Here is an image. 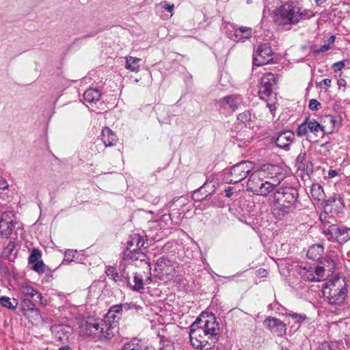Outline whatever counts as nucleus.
<instances>
[{
	"mask_svg": "<svg viewBox=\"0 0 350 350\" xmlns=\"http://www.w3.org/2000/svg\"><path fill=\"white\" fill-rule=\"evenodd\" d=\"M219 327L212 313L202 312L190 326L191 345L198 350H208L219 339Z\"/></svg>",
	"mask_w": 350,
	"mask_h": 350,
	"instance_id": "f257e3e1",
	"label": "nucleus"
},
{
	"mask_svg": "<svg viewBox=\"0 0 350 350\" xmlns=\"http://www.w3.org/2000/svg\"><path fill=\"white\" fill-rule=\"evenodd\" d=\"M279 168L276 165L266 164L253 172L247 183V190L254 194L267 196L280 183V178L275 174Z\"/></svg>",
	"mask_w": 350,
	"mask_h": 350,
	"instance_id": "f03ea898",
	"label": "nucleus"
},
{
	"mask_svg": "<svg viewBox=\"0 0 350 350\" xmlns=\"http://www.w3.org/2000/svg\"><path fill=\"white\" fill-rule=\"evenodd\" d=\"M298 191L293 187H286L278 188L273 194V214L281 219L292 213L296 206Z\"/></svg>",
	"mask_w": 350,
	"mask_h": 350,
	"instance_id": "7ed1b4c3",
	"label": "nucleus"
},
{
	"mask_svg": "<svg viewBox=\"0 0 350 350\" xmlns=\"http://www.w3.org/2000/svg\"><path fill=\"white\" fill-rule=\"evenodd\" d=\"M312 12L303 9L297 2H287L278 8L274 15L275 23L280 26L295 25L299 21L309 18Z\"/></svg>",
	"mask_w": 350,
	"mask_h": 350,
	"instance_id": "20e7f679",
	"label": "nucleus"
},
{
	"mask_svg": "<svg viewBox=\"0 0 350 350\" xmlns=\"http://www.w3.org/2000/svg\"><path fill=\"white\" fill-rule=\"evenodd\" d=\"M110 324L105 317L96 319L88 317L80 324V334L85 336H92L98 340L110 339L116 332L113 327H109Z\"/></svg>",
	"mask_w": 350,
	"mask_h": 350,
	"instance_id": "39448f33",
	"label": "nucleus"
},
{
	"mask_svg": "<svg viewBox=\"0 0 350 350\" xmlns=\"http://www.w3.org/2000/svg\"><path fill=\"white\" fill-rule=\"evenodd\" d=\"M323 294L329 304H342L347 295L345 279L336 277L333 280L327 282L323 287Z\"/></svg>",
	"mask_w": 350,
	"mask_h": 350,
	"instance_id": "423d86ee",
	"label": "nucleus"
},
{
	"mask_svg": "<svg viewBox=\"0 0 350 350\" xmlns=\"http://www.w3.org/2000/svg\"><path fill=\"white\" fill-rule=\"evenodd\" d=\"M145 241L143 237L138 234H133L129 237L127 242L126 251L124 254L123 262L126 263L127 260H137L144 261L146 259L144 253L140 251V249L144 247Z\"/></svg>",
	"mask_w": 350,
	"mask_h": 350,
	"instance_id": "0eeeda50",
	"label": "nucleus"
},
{
	"mask_svg": "<svg viewBox=\"0 0 350 350\" xmlns=\"http://www.w3.org/2000/svg\"><path fill=\"white\" fill-rule=\"evenodd\" d=\"M254 168V163L249 161H243L234 165L228 175L224 178L226 183H237L243 180Z\"/></svg>",
	"mask_w": 350,
	"mask_h": 350,
	"instance_id": "6e6552de",
	"label": "nucleus"
},
{
	"mask_svg": "<svg viewBox=\"0 0 350 350\" xmlns=\"http://www.w3.org/2000/svg\"><path fill=\"white\" fill-rule=\"evenodd\" d=\"M328 265L327 266V270L328 272H332L335 269V263L333 260L329 262L327 260ZM326 268L325 267L317 266L314 267H310L304 274L303 277L305 280L310 282H319L324 280L327 275L325 274Z\"/></svg>",
	"mask_w": 350,
	"mask_h": 350,
	"instance_id": "1a4fd4ad",
	"label": "nucleus"
},
{
	"mask_svg": "<svg viewBox=\"0 0 350 350\" xmlns=\"http://www.w3.org/2000/svg\"><path fill=\"white\" fill-rule=\"evenodd\" d=\"M132 265L126 266L122 269V276L131 289L139 291L143 289V278L133 271Z\"/></svg>",
	"mask_w": 350,
	"mask_h": 350,
	"instance_id": "9d476101",
	"label": "nucleus"
},
{
	"mask_svg": "<svg viewBox=\"0 0 350 350\" xmlns=\"http://www.w3.org/2000/svg\"><path fill=\"white\" fill-rule=\"evenodd\" d=\"M273 51L268 43L260 44L253 55V64L256 66L265 65L273 59Z\"/></svg>",
	"mask_w": 350,
	"mask_h": 350,
	"instance_id": "9b49d317",
	"label": "nucleus"
},
{
	"mask_svg": "<svg viewBox=\"0 0 350 350\" xmlns=\"http://www.w3.org/2000/svg\"><path fill=\"white\" fill-rule=\"evenodd\" d=\"M275 84L276 80L273 74L268 72L264 75L261 78V86L258 91L260 98L267 101L273 94V89Z\"/></svg>",
	"mask_w": 350,
	"mask_h": 350,
	"instance_id": "f8f14e48",
	"label": "nucleus"
},
{
	"mask_svg": "<svg viewBox=\"0 0 350 350\" xmlns=\"http://www.w3.org/2000/svg\"><path fill=\"white\" fill-rule=\"evenodd\" d=\"M14 228V215L12 212H4L0 219V235L9 238Z\"/></svg>",
	"mask_w": 350,
	"mask_h": 350,
	"instance_id": "ddd939ff",
	"label": "nucleus"
},
{
	"mask_svg": "<svg viewBox=\"0 0 350 350\" xmlns=\"http://www.w3.org/2000/svg\"><path fill=\"white\" fill-rule=\"evenodd\" d=\"M326 234H329L334 238L337 242L340 244L345 243L350 240V228L346 227H339L338 225L333 224L325 231Z\"/></svg>",
	"mask_w": 350,
	"mask_h": 350,
	"instance_id": "4468645a",
	"label": "nucleus"
},
{
	"mask_svg": "<svg viewBox=\"0 0 350 350\" xmlns=\"http://www.w3.org/2000/svg\"><path fill=\"white\" fill-rule=\"evenodd\" d=\"M264 325L278 336H282L286 334V324L277 318L267 317L264 321Z\"/></svg>",
	"mask_w": 350,
	"mask_h": 350,
	"instance_id": "2eb2a0df",
	"label": "nucleus"
},
{
	"mask_svg": "<svg viewBox=\"0 0 350 350\" xmlns=\"http://www.w3.org/2000/svg\"><path fill=\"white\" fill-rule=\"evenodd\" d=\"M241 103V97L237 95L225 96L219 101L220 107L230 112L236 111Z\"/></svg>",
	"mask_w": 350,
	"mask_h": 350,
	"instance_id": "dca6fc26",
	"label": "nucleus"
},
{
	"mask_svg": "<svg viewBox=\"0 0 350 350\" xmlns=\"http://www.w3.org/2000/svg\"><path fill=\"white\" fill-rule=\"evenodd\" d=\"M122 310V305H115L110 308L108 312L104 316L108 323L110 324L109 327H113L116 330L118 327V321Z\"/></svg>",
	"mask_w": 350,
	"mask_h": 350,
	"instance_id": "f3484780",
	"label": "nucleus"
},
{
	"mask_svg": "<svg viewBox=\"0 0 350 350\" xmlns=\"http://www.w3.org/2000/svg\"><path fill=\"white\" fill-rule=\"evenodd\" d=\"M294 139V133L291 131H286L280 133L275 139V144L279 148H285L293 142Z\"/></svg>",
	"mask_w": 350,
	"mask_h": 350,
	"instance_id": "a211bd4d",
	"label": "nucleus"
},
{
	"mask_svg": "<svg viewBox=\"0 0 350 350\" xmlns=\"http://www.w3.org/2000/svg\"><path fill=\"white\" fill-rule=\"evenodd\" d=\"M100 137L105 147L112 146L115 145L118 141L116 133L108 127H105L102 130Z\"/></svg>",
	"mask_w": 350,
	"mask_h": 350,
	"instance_id": "6ab92c4d",
	"label": "nucleus"
},
{
	"mask_svg": "<svg viewBox=\"0 0 350 350\" xmlns=\"http://www.w3.org/2000/svg\"><path fill=\"white\" fill-rule=\"evenodd\" d=\"M56 338L60 342L67 340L72 333V328L67 325H58L55 327Z\"/></svg>",
	"mask_w": 350,
	"mask_h": 350,
	"instance_id": "aec40b11",
	"label": "nucleus"
},
{
	"mask_svg": "<svg viewBox=\"0 0 350 350\" xmlns=\"http://www.w3.org/2000/svg\"><path fill=\"white\" fill-rule=\"evenodd\" d=\"M100 92L96 88H89L83 94V99L86 103H93L100 98Z\"/></svg>",
	"mask_w": 350,
	"mask_h": 350,
	"instance_id": "412c9836",
	"label": "nucleus"
},
{
	"mask_svg": "<svg viewBox=\"0 0 350 350\" xmlns=\"http://www.w3.org/2000/svg\"><path fill=\"white\" fill-rule=\"evenodd\" d=\"M310 193L313 200L321 202L322 201H324L325 196L324 191L320 185L317 183L313 184L311 187Z\"/></svg>",
	"mask_w": 350,
	"mask_h": 350,
	"instance_id": "4be33fe9",
	"label": "nucleus"
},
{
	"mask_svg": "<svg viewBox=\"0 0 350 350\" xmlns=\"http://www.w3.org/2000/svg\"><path fill=\"white\" fill-rule=\"evenodd\" d=\"M21 293L25 296L29 298H34V301L41 302L42 295L41 294L33 289L31 286H26L21 288Z\"/></svg>",
	"mask_w": 350,
	"mask_h": 350,
	"instance_id": "5701e85b",
	"label": "nucleus"
},
{
	"mask_svg": "<svg viewBox=\"0 0 350 350\" xmlns=\"http://www.w3.org/2000/svg\"><path fill=\"white\" fill-rule=\"evenodd\" d=\"M324 248L322 245L317 244L311 246L307 253V256L308 258L317 260L319 259L322 254H323Z\"/></svg>",
	"mask_w": 350,
	"mask_h": 350,
	"instance_id": "b1692460",
	"label": "nucleus"
},
{
	"mask_svg": "<svg viewBox=\"0 0 350 350\" xmlns=\"http://www.w3.org/2000/svg\"><path fill=\"white\" fill-rule=\"evenodd\" d=\"M147 347L138 339H133L126 343L121 350H147Z\"/></svg>",
	"mask_w": 350,
	"mask_h": 350,
	"instance_id": "393cba45",
	"label": "nucleus"
},
{
	"mask_svg": "<svg viewBox=\"0 0 350 350\" xmlns=\"http://www.w3.org/2000/svg\"><path fill=\"white\" fill-rule=\"evenodd\" d=\"M139 62H141L140 58L132 56L126 57L125 68L132 72H138L139 71Z\"/></svg>",
	"mask_w": 350,
	"mask_h": 350,
	"instance_id": "a878e982",
	"label": "nucleus"
},
{
	"mask_svg": "<svg viewBox=\"0 0 350 350\" xmlns=\"http://www.w3.org/2000/svg\"><path fill=\"white\" fill-rule=\"evenodd\" d=\"M0 305L9 309L14 310L17 308L18 301L16 299H11L8 297L1 296L0 297Z\"/></svg>",
	"mask_w": 350,
	"mask_h": 350,
	"instance_id": "bb28decb",
	"label": "nucleus"
},
{
	"mask_svg": "<svg viewBox=\"0 0 350 350\" xmlns=\"http://www.w3.org/2000/svg\"><path fill=\"white\" fill-rule=\"evenodd\" d=\"M286 317H289L292 319V320L297 324H300L302 322L308 320V317L304 314H298L295 312H287L285 314Z\"/></svg>",
	"mask_w": 350,
	"mask_h": 350,
	"instance_id": "cd10ccee",
	"label": "nucleus"
},
{
	"mask_svg": "<svg viewBox=\"0 0 350 350\" xmlns=\"http://www.w3.org/2000/svg\"><path fill=\"white\" fill-rule=\"evenodd\" d=\"M252 29L247 27H241L235 30V36H240L242 38H249L252 36Z\"/></svg>",
	"mask_w": 350,
	"mask_h": 350,
	"instance_id": "c85d7f7f",
	"label": "nucleus"
},
{
	"mask_svg": "<svg viewBox=\"0 0 350 350\" xmlns=\"http://www.w3.org/2000/svg\"><path fill=\"white\" fill-rule=\"evenodd\" d=\"M237 120L245 126H250L251 114L248 111H245L237 116Z\"/></svg>",
	"mask_w": 350,
	"mask_h": 350,
	"instance_id": "c756f323",
	"label": "nucleus"
},
{
	"mask_svg": "<svg viewBox=\"0 0 350 350\" xmlns=\"http://www.w3.org/2000/svg\"><path fill=\"white\" fill-rule=\"evenodd\" d=\"M308 129L312 133H317L320 131H323V126L317 122V120H308L306 122Z\"/></svg>",
	"mask_w": 350,
	"mask_h": 350,
	"instance_id": "7c9ffc66",
	"label": "nucleus"
},
{
	"mask_svg": "<svg viewBox=\"0 0 350 350\" xmlns=\"http://www.w3.org/2000/svg\"><path fill=\"white\" fill-rule=\"evenodd\" d=\"M105 273L108 277H109L116 282L124 279L122 275H119V274L117 273V271L115 270L113 267H107L105 271Z\"/></svg>",
	"mask_w": 350,
	"mask_h": 350,
	"instance_id": "2f4dec72",
	"label": "nucleus"
},
{
	"mask_svg": "<svg viewBox=\"0 0 350 350\" xmlns=\"http://www.w3.org/2000/svg\"><path fill=\"white\" fill-rule=\"evenodd\" d=\"M41 257V252L38 249H33L29 257V262L33 264L39 261Z\"/></svg>",
	"mask_w": 350,
	"mask_h": 350,
	"instance_id": "473e14b6",
	"label": "nucleus"
},
{
	"mask_svg": "<svg viewBox=\"0 0 350 350\" xmlns=\"http://www.w3.org/2000/svg\"><path fill=\"white\" fill-rule=\"evenodd\" d=\"M33 264V270L35 271L41 273L44 272V264L42 260H39L38 262H36Z\"/></svg>",
	"mask_w": 350,
	"mask_h": 350,
	"instance_id": "72a5a7b5",
	"label": "nucleus"
},
{
	"mask_svg": "<svg viewBox=\"0 0 350 350\" xmlns=\"http://www.w3.org/2000/svg\"><path fill=\"white\" fill-rule=\"evenodd\" d=\"M308 127L307 125L306 122L304 123H302L301 125L299 126L297 133L299 136H303L305 135L308 133Z\"/></svg>",
	"mask_w": 350,
	"mask_h": 350,
	"instance_id": "f704fd0d",
	"label": "nucleus"
},
{
	"mask_svg": "<svg viewBox=\"0 0 350 350\" xmlns=\"http://www.w3.org/2000/svg\"><path fill=\"white\" fill-rule=\"evenodd\" d=\"M320 103L316 99H312L309 103V108L312 111H317L320 107Z\"/></svg>",
	"mask_w": 350,
	"mask_h": 350,
	"instance_id": "c9c22d12",
	"label": "nucleus"
},
{
	"mask_svg": "<svg viewBox=\"0 0 350 350\" xmlns=\"http://www.w3.org/2000/svg\"><path fill=\"white\" fill-rule=\"evenodd\" d=\"M15 245H16V244L14 242L9 241L8 245H6V247L4 249V253L6 254L7 255L10 254L12 252V251L14 250V249L15 248Z\"/></svg>",
	"mask_w": 350,
	"mask_h": 350,
	"instance_id": "e433bc0d",
	"label": "nucleus"
},
{
	"mask_svg": "<svg viewBox=\"0 0 350 350\" xmlns=\"http://www.w3.org/2000/svg\"><path fill=\"white\" fill-rule=\"evenodd\" d=\"M332 67L335 72L339 71L345 67V62L343 61L336 62Z\"/></svg>",
	"mask_w": 350,
	"mask_h": 350,
	"instance_id": "4c0bfd02",
	"label": "nucleus"
},
{
	"mask_svg": "<svg viewBox=\"0 0 350 350\" xmlns=\"http://www.w3.org/2000/svg\"><path fill=\"white\" fill-rule=\"evenodd\" d=\"M317 350H334L329 343L324 342L321 343Z\"/></svg>",
	"mask_w": 350,
	"mask_h": 350,
	"instance_id": "58836bf2",
	"label": "nucleus"
},
{
	"mask_svg": "<svg viewBox=\"0 0 350 350\" xmlns=\"http://www.w3.org/2000/svg\"><path fill=\"white\" fill-rule=\"evenodd\" d=\"M306 154L305 152L300 153L297 156V159H296L297 163H302L301 167H303L305 166V164L303 162L304 160H306ZM299 167H301V166L299 165Z\"/></svg>",
	"mask_w": 350,
	"mask_h": 350,
	"instance_id": "ea45409f",
	"label": "nucleus"
},
{
	"mask_svg": "<svg viewBox=\"0 0 350 350\" xmlns=\"http://www.w3.org/2000/svg\"><path fill=\"white\" fill-rule=\"evenodd\" d=\"M169 261L167 260H166L165 258H160L158 260H157V267L161 269V270H163V265H165L167 262H168Z\"/></svg>",
	"mask_w": 350,
	"mask_h": 350,
	"instance_id": "a19ab883",
	"label": "nucleus"
},
{
	"mask_svg": "<svg viewBox=\"0 0 350 350\" xmlns=\"http://www.w3.org/2000/svg\"><path fill=\"white\" fill-rule=\"evenodd\" d=\"M332 81L329 79H325L320 82L321 85H324L326 88L331 86Z\"/></svg>",
	"mask_w": 350,
	"mask_h": 350,
	"instance_id": "79ce46f5",
	"label": "nucleus"
},
{
	"mask_svg": "<svg viewBox=\"0 0 350 350\" xmlns=\"http://www.w3.org/2000/svg\"><path fill=\"white\" fill-rule=\"evenodd\" d=\"M336 201V199L334 197L333 198H330L328 200H325L324 198V201H322V204H323L324 206H328L331 203H333Z\"/></svg>",
	"mask_w": 350,
	"mask_h": 350,
	"instance_id": "37998d69",
	"label": "nucleus"
},
{
	"mask_svg": "<svg viewBox=\"0 0 350 350\" xmlns=\"http://www.w3.org/2000/svg\"><path fill=\"white\" fill-rule=\"evenodd\" d=\"M8 187V184L5 181V179L1 178L0 179V189H5Z\"/></svg>",
	"mask_w": 350,
	"mask_h": 350,
	"instance_id": "c03bdc74",
	"label": "nucleus"
},
{
	"mask_svg": "<svg viewBox=\"0 0 350 350\" xmlns=\"http://www.w3.org/2000/svg\"><path fill=\"white\" fill-rule=\"evenodd\" d=\"M329 46L327 44L321 46V47L317 51V53H323L329 49Z\"/></svg>",
	"mask_w": 350,
	"mask_h": 350,
	"instance_id": "a18cd8bd",
	"label": "nucleus"
},
{
	"mask_svg": "<svg viewBox=\"0 0 350 350\" xmlns=\"http://www.w3.org/2000/svg\"><path fill=\"white\" fill-rule=\"evenodd\" d=\"M163 8L165 10H167L169 12L172 14L173 11H174V4H172V5L166 4L165 6H163Z\"/></svg>",
	"mask_w": 350,
	"mask_h": 350,
	"instance_id": "49530a36",
	"label": "nucleus"
},
{
	"mask_svg": "<svg viewBox=\"0 0 350 350\" xmlns=\"http://www.w3.org/2000/svg\"><path fill=\"white\" fill-rule=\"evenodd\" d=\"M337 84L339 86V88L345 87L347 85L346 81L344 79H339L338 80Z\"/></svg>",
	"mask_w": 350,
	"mask_h": 350,
	"instance_id": "de8ad7c7",
	"label": "nucleus"
},
{
	"mask_svg": "<svg viewBox=\"0 0 350 350\" xmlns=\"http://www.w3.org/2000/svg\"><path fill=\"white\" fill-rule=\"evenodd\" d=\"M337 175H338V172L336 170H330L328 172V177L330 178H334V177L336 176Z\"/></svg>",
	"mask_w": 350,
	"mask_h": 350,
	"instance_id": "09e8293b",
	"label": "nucleus"
},
{
	"mask_svg": "<svg viewBox=\"0 0 350 350\" xmlns=\"http://www.w3.org/2000/svg\"><path fill=\"white\" fill-rule=\"evenodd\" d=\"M267 106L271 112H273L276 109V106L274 103H267Z\"/></svg>",
	"mask_w": 350,
	"mask_h": 350,
	"instance_id": "8fccbe9b",
	"label": "nucleus"
},
{
	"mask_svg": "<svg viewBox=\"0 0 350 350\" xmlns=\"http://www.w3.org/2000/svg\"><path fill=\"white\" fill-rule=\"evenodd\" d=\"M226 191V196L228 197V198H230L232 196V187H228V189H226L225 190Z\"/></svg>",
	"mask_w": 350,
	"mask_h": 350,
	"instance_id": "3c124183",
	"label": "nucleus"
},
{
	"mask_svg": "<svg viewBox=\"0 0 350 350\" xmlns=\"http://www.w3.org/2000/svg\"><path fill=\"white\" fill-rule=\"evenodd\" d=\"M74 256V252L73 251H67L65 253V257L67 258V260H69L70 257Z\"/></svg>",
	"mask_w": 350,
	"mask_h": 350,
	"instance_id": "603ef678",
	"label": "nucleus"
},
{
	"mask_svg": "<svg viewBox=\"0 0 350 350\" xmlns=\"http://www.w3.org/2000/svg\"><path fill=\"white\" fill-rule=\"evenodd\" d=\"M24 301L27 303V306H28L29 308H31V306H34V305L32 304V302H31L30 300H29V299H25V300H24Z\"/></svg>",
	"mask_w": 350,
	"mask_h": 350,
	"instance_id": "864d4df0",
	"label": "nucleus"
},
{
	"mask_svg": "<svg viewBox=\"0 0 350 350\" xmlns=\"http://www.w3.org/2000/svg\"><path fill=\"white\" fill-rule=\"evenodd\" d=\"M59 350H71L69 347H62L59 349Z\"/></svg>",
	"mask_w": 350,
	"mask_h": 350,
	"instance_id": "5fc2aeb1",
	"label": "nucleus"
},
{
	"mask_svg": "<svg viewBox=\"0 0 350 350\" xmlns=\"http://www.w3.org/2000/svg\"><path fill=\"white\" fill-rule=\"evenodd\" d=\"M315 1L318 4H321V3H324L326 0H315Z\"/></svg>",
	"mask_w": 350,
	"mask_h": 350,
	"instance_id": "6e6d98bb",
	"label": "nucleus"
},
{
	"mask_svg": "<svg viewBox=\"0 0 350 350\" xmlns=\"http://www.w3.org/2000/svg\"><path fill=\"white\" fill-rule=\"evenodd\" d=\"M260 273H262V274L266 273L267 271L265 269L259 270Z\"/></svg>",
	"mask_w": 350,
	"mask_h": 350,
	"instance_id": "4d7b16f0",
	"label": "nucleus"
},
{
	"mask_svg": "<svg viewBox=\"0 0 350 350\" xmlns=\"http://www.w3.org/2000/svg\"><path fill=\"white\" fill-rule=\"evenodd\" d=\"M198 195V193L197 192H195L194 194H193V198H195L196 197V196Z\"/></svg>",
	"mask_w": 350,
	"mask_h": 350,
	"instance_id": "13d9d810",
	"label": "nucleus"
},
{
	"mask_svg": "<svg viewBox=\"0 0 350 350\" xmlns=\"http://www.w3.org/2000/svg\"><path fill=\"white\" fill-rule=\"evenodd\" d=\"M251 1H252V0H247V3H250Z\"/></svg>",
	"mask_w": 350,
	"mask_h": 350,
	"instance_id": "bf43d9fd",
	"label": "nucleus"
}]
</instances>
